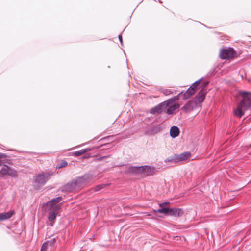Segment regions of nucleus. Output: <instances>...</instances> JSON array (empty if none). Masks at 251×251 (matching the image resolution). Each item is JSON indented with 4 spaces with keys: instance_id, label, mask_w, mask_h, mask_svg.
Segmentation results:
<instances>
[{
    "instance_id": "5701e85b",
    "label": "nucleus",
    "mask_w": 251,
    "mask_h": 251,
    "mask_svg": "<svg viewBox=\"0 0 251 251\" xmlns=\"http://www.w3.org/2000/svg\"><path fill=\"white\" fill-rule=\"evenodd\" d=\"M7 175L14 178H17L18 176L17 171L11 168L10 167H9V169H8Z\"/></svg>"
},
{
    "instance_id": "39448f33",
    "label": "nucleus",
    "mask_w": 251,
    "mask_h": 251,
    "mask_svg": "<svg viewBox=\"0 0 251 251\" xmlns=\"http://www.w3.org/2000/svg\"><path fill=\"white\" fill-rule=\"evenodd\" d=\"M50 208L51 210L49 212L48 219L50 222H51L50 225V226H52L56 216L58 214L59 211L60 209V206L59 205H55Z\"/></svg>"
},
{
    "instance_id": "e433bc0d",
    "label": "nucleus",
    "mask_w": 251,
    "mask_h": 251,
    "mask_svg": "<svg viewBox=\"0 0 251 251\" xmlns=\"http://www.w3.org/2000/svg\"><path fill=\"white\" fill-rule=\"evenodd\" d=\"M208 82H206V83H205V86H206V85H207V84H208Z\"/></svg>"
},
{
    "instance_id": "c9c22d12",
    "label": "nucleus",
    "mask_w": 251,
    "mask_h": 251,
    "mask_svg": "<svg viewBox=\"0 0 251 251\" xmlns=\"http://www.w3.org/2000/svg\"><path fill=\"white\" fill-rule=\"evenodd\" d=\"M153 212L154 213H157V212L156 211V210H153Z\"/></svg>"
},
{
    "instance_id": "6ab92c4d",
    "label": "nucleus",
    "mask_w": 251,
    "mask_h": 251,
    "mask_svg": "<svg viewBox=\"0 0 251 251\" xmlns=\"http://www.w3.org/2000/svg\"><path fill=\"white\" fill-rule=\"evenodd\" d=\"M62 200V197H58L56 198H54V199H52L50 201H49L47 202V204L48 206L50 207H52V206L56 205L54 204L55 203H57L59 201H60Z\"/></svg>"
},
{
    "instance_id": "b1692460",
    "label": "nucleus",
    "mask_w": 251,
    "mask_h": 251,
    "mask_svg": "<svg viewBox=\"0 0 251 251\" xmlns=\"http://www.w3.org/2000/svg\"><path fill=\"white\" fill-rule=\"evenodd\" d=\"M8 169H9V166L7 165H4L0 170V176L2 177L3 176L7 175Z\"/></svg>"
},
{
    "instance_id": "393cba45",
    "label": "nucleus",
    "mask_w": 251,
    "mask_h": 251,
    "mask_svg": "<svg viewBox=\"0 0 251 251\" xmlns=\"http://www.w3.org/2000/svg\"><path fill=\"white\" fill-rule=\"evenodd\" d=\"M170 210V208L163 207V208H159V209L156 210V211L157 212V213H163L165 215H169Z\"/></svg>"
},
{
    "instance_id": "0eeeda50",
    "label": "nucleus",
    "mask_w": 251,
    "mask_h": 251,
    "mask_svg": "<svg viewBox=\"0 0 251 251\" xmlns=\"http://www.w3.org/2000/svg\"><path fill=\"white\" fill-rule=\"evenodd\" d=\"M140 168V166H133L130 165H126L124 168L123 172L126 174L139 175V171L141 169Z\"/></svg>"
},
{
    "instance_id": "9d476101",
    "label": "nucleus",
    "mask_w": 251,
    "mask_h": 251,
    "mask_svg": "<svg viewBox=\"0 0 251 251\" xmlns=\"http://www.w3.org/2000/svg\"><path fill=\"white\" fill-rule=\"evenodd\" d=\"M197 106V103L196 100H191L188 101L182 108V110L185 113L192 111Z\"/></svg>"
},
{
    "instance_id": "aec40b11",
    "label": "nucleus",
    "mask_w": 251,
    "mask_h": 251,
    "mask_svg": "<svg viewBox=\"0 0 251 251\" xmlns=\"http://www.w3.org/2000/svg\"><path fill=\"white\" fill-rule=\"evenodd\" d=\"M92 150V148H86V149H82L79 151H76L73 152V155L75 156H80L88 151H91Z\"/></svg>"
},
{
    "instance_id": "f704fd0d",
    "label": "nucleus",
    "mask_w": 251,
    "mask_h": 251,
    "mask_svg": "<svg viewBox=\"0 0 251 251\" xmlns=\"http://www.w3.org/2000/svg\"><path fill=\"white\" fill-rule=\"evenodd\" d=\"M108 157V156H103V157H100V158L99 159L100 160H102V159H103V158H106V157Z\"/></svg>"
},
{
    "instance_id": "20e7f679",
    "label": "nucleus",
    "mask_w": 251,
    "mask_h": 251,
    "mask_svg": "<svg viewBox=\"0 0 251 251\" xmlns=\"http://www.w3.org/2000/svg\"><path fill=\"white\" fill-rule=\"evenodd\" d=\"M92 180V176L90 174H86L84 176L75 179V183L78 189L85 186Z\"/></svg>"
},
{
    "instance_id": "4468645a",
    "label": "nucleus",
    "mask_w": 251,
    "mask_h": 251,
    "mask_svg": "<svg viewBox=\"0 0 251 251\" xmlns=\"http://www.w3.org/2000/svg\"><path fill=\"white\" fill-rule=\"evenodd\" d=\"M180 105L178 103L173 104V105L171 104L167 106L165 112L168 114H172L174 112L175 110L178 109Z\"/></svg>"
},
{
    "instance_id": "1a4fd4ad",
    "label": "nucleus",
    "mask_w": 251,
    "mask_h": 251,
    "mask_svg": "<svg viewBox=\"0 0 251 251\" xmlns=\"http://www.w3.org/2000/svg\"><path fill=\"white\" fill-rule=\"evenodd\" d=\"M78 189L76 183H75V179H73L72 181L67 183L64 185L62 189V191L63 192H71L75 189Z\"/></svg>"
},
{
    "instance_id": "f3484780",
    "label": "nucleus",
    "mask_w": 251,
    "mask_h": 251,
    "mask_svg": "<svg viewBox=\"0 0 251 251\" xmlns=\"http://www.w3.org/2000/svg\"><path fill=\"white\" fill-rule=\"evenodd\" d=\"M179 133V129L176 126H173L170 129V134L172 138H174L178 136Z\"/></svg>"
},
{
    "instance_id": "7c9ffc66",
    "label": "nucleus",
    "mask_w": 251,
    "mask_h": 251,
    "mask_svg": "<svg viewBox=\"0 0 251 251\" xmlns=\"http://www.w3.org/2000/svg\"><path fill=\"white\" fill-rule=\"evenodd\" d=\"M163 93L165 95H169L173 93V91L169 89H166L163 90Z\"/></svg>"
},
{
    "instance_id": "473e14b6",
    "label": "nucleus",
    "mask_w": 251,
    "mask_h": 251,
    "mask_svg": "<svg viewBox=\"0 0 251 251\" xmlns=\"http://www.w3.org/2000/svg\"><path fill=\"white\" fill-rule=\"evenodd\" d=\"M118 38H119V40L121 43V44L122 45H123V40H122V36L121 34H120L119 36H118Z\"/></svg>"
},
{
    "instance_id": "cd10ccee",
    "label": "nucleus",
    "mask_w": 251,
    "mask_h": 251,
    "mask_svg": "<svg viewBox=\"0 0 251 251\" xmlns=\"http://www.w3.org/2000/svg\"><path fill=\"white\" fill-rule=\"evenodd\" d=\"M0 155H2V156L0 157V166H3L6 165L4 164L5 163V161L4 160H2V159L5 158L7 157V155L5 153H0Z\"/></svg>"
},
{
    "instance_id": "2f4dec72",
    "label": "nucleus",
    "mask_w": 251,
    "mask_h": 251,
    "mask_svg": "<svg viewBox=\"0 0 251 251\" xmlns=\"http://www.w3.org/2000/svg\"><path fill=\"white\" fill-rule=\"evenodd\" d=\"M48 245L47 243L45 242L42 246L40 251H47Z\"/></svg>"
},
{
    "instance_id": "a878e982",
    "label": "nucleus",
    "mask_w": 251,
    "mask_h": 251,
    "mask_svg": "<svg viewBox=\"0 0 251 251\" xmlns=\"http://www.w3.org/2000/svg\"><path fill=\"white\" fill-rule=\"evenodd\" d=\"M68 165V163L64 160H61L59 163H57L56 168L60 169Z\"/></svg>"
},
{
    "instance_id": "423d86ee",
    "label": "nucleus",
    "mask_w": 251,
    "mask_h": 251,
    "mask_svg": "<svg viewBox=\"0 0 251 251\" xmlns=\"http://www.w3.org/2000/svg\"><path fill=\"white\" fill-rule=\"evenodd\" d=\"M140 171H139V175H142L143 177L151 176L153 174L155 168L154 167L149 166H140Z\"/></svg>"
},
{
    "instance_id": "ddd939ff",
    "label": "nucleus",
    "mask_w": 251,
    "mask_h": 251,
    "mask_svg": "<svg viewBox=\"0 0 251 251\" xmlns=\"http://www.w3.org/2000/svg\"><path fill=\"white\" fill-rule=\"evenodd\" d=\"M206 96V93L202 91L201 90L200 92H199L195 98L193 99V100H196V102L198 103H200L203 101L205 99Z\"/></svg>"
},
{
    "instance_id": "a211bd4d",
    "label": "nucleus",
    "mask_w": 251,
    "mask_h": 251,
    "mask_svg": "<svg viewBox=\"0 0 251 251\" xmlns=\"http://www.w3.org/2000/svg\"><path fill=\"white\" fill-rule=\"evenodd\" d=\"M191 156V153L190 152H185L181 153L180 154H177V157L178 161H185L188 159Z\"/></svg>"
},
{
    "instance_id": "412c9836",
    "label": "nucleus",
    "mask_w": 251,
    "mask_h": 251,
    "mask_svg": "<svg viewBox=\"0 0 251 251\" xmlns=\"http://www.w3.org/2000/svg\"><path fill=\"white\" fill-rule=\"evenodd\" d=\"M165 162H171V163H178L179 162L177 154H174V155L170 156L165 160Z\"/></svg>"
},
{
    "instance_id": "f257e3e1",
    "label": "nucleus",
    "mask_w": 251,
    "mask_h": 251,
    "mask_svg": "<svg viewBox=\"0 0 251 251\" xmlns=\"http://www.w3.org/2000/svg\"><path fill=\"white\" fill-rule=\"evenodd\" d=\"M219 57L223 60H231L238 56V53L232 47L221 48L219 53Z\"/></svg>"
},
{
    "instance_id": "4c0bfd02",
    "label": "nucleus",
    "mask_w": 251,
    "mask_h": 251,
    "mask_svg": "<svg viewBox=\"0 0 251 251\" xmlns=\"http://www.w3.org/2000/svg\"><path fill=\"white\" fill-rule=\"evenodd\" d=\"M1 156H2V155H0V157H1Z\"/></svg>"
},
{
    "instance_id": "7ed1b4c3",
    "label": "nucleus",
    "mask_w": 251,
    "mask_h": 251,
    "mask_svg": "<svg viewBox=\"0 0 251 251\" xmlns=\"http://www.w3.org/2000/svg\"><path fill=\"white\" fill-rule=\"evenodd\" d=\"M240 94L242 96L240 103L243 106V109L247 110L251 108V92L241 91Z\"/></svg>"
},
{
    "instance_id": "c85d7f7f",
    "label": "nucleus",
    "mask_w": 251,
    "mask_h": 251,
    "mask_svg": "<svg viewBox=\"0 0 251 251\" xmlns=\"http://www.w3.org/2000/svg\"><path fill=\"white\" fill-rule=\"evenodd\" d=\"M56 239H57L56 237H54L53 238L51 239V240L47 241L45 242L47 243L48 245L52 246L54 245V244L55 243V242L56 241Z\"/></svg>"
},
{
    "instance_id": "dca6fc26",
    "label": "nucleus",
    "mask_w": 251,
    "mask_h": 251,
    "mask_svg": "<svg viewBox=\"0 0 251 251\" xmlns=\"http://www.w3.org/2000/svg\"><path fill=\"white\" fill-rule=\"evenodd\" d=\"M196 92L195 91L194 89H193L192 88L189 87L186 92H183L182 99L185 100L189 99L190 98L192 95H193Z\"/></svg>"
},
{
    "instance_id": "2eb2a0df",
    "label": "nucleus",
    "mask_w": 251,
    "mask_h": 251,
    "mask_svg": "<svg viewBox=\"0 0 251 251\" xmlns=\"http://www.w3.org/2000/svg\"><path fill=\"white\" fill-rule=\"evenodd\" d=\"M243 109V106L241 105V104L240 103L237 107V108L234 111V114L235 116L238 118H241L242 116L244 115V111Z\"/></svg>"
},
{
    "instance_id": "f03ea898",
    "label": "nucleus",
    "mask_w": 251,
    "mask_h": 251,
    "mask_svg": "<svg viewBox=\"0 0 251 251\" xmlns=\"http://www.w3.org/2000/svg\"><path fill=\"white\" fill-rule=\"evenodd\" d=\"M53 175V173L52 172H42L34 176L33 182L38 186L44 185L51 178Z\"/></svg>"
},
{
    "instance_id": "6e6552de",
    "label": "nucleus",
    "mask_w": 251,
    "mask_h": 251,
    "mask_svg": "<svg viewBox=\"0 0 251 251\" xmlns=\"http://www.w3.org/2000/svg\"><path fill=\"white\" fill-rule=\"evenodd\" d=\"M167 106L168 103L166 101H164L152 108L150 110V113L152 114L161 113L163 111H165Z\"/></svg>"
},
{
    "instance_id": "9b49d317",
    "label": "nucleus",
    "mask_w": 251,
    "mask_h": 251,
    "mask_svg": "<svg viewBox=\"0 0 251 251\" xmlns=\"http://www.w3.org/2000/svg\"><path fill=\"white\" fill-rule=\"evenodd\" d=\"M15 213L14 210H10L7 212L0 213V222L4 221L11 218Z\"/></svg>"
},
{
    "instance_id": "4be33fe9",
    "label": "nucleus",
    "mask_w": 251,
    "mask_h": 251,
    "mask_svg": "<svg viewBox=\"0 0 251 251\" xmlns=\"http://www.w3.org/2000/svg\"><path fill=\"white\" fill-rule=\"evenodd\" d=\"M182 94L183 92H181L180 93H179L178 95L176 96L173 98H170L168 99L167 100L165 101L166 103H168V106L169 104H172L174 102L178 100L179 99V96L182 95Z\"/></svg>"
},
{
    "instance_id": "bb28decb",
    "label": "nucleus",
    "mask_w": 251,
    "mask_h": 251,
    "mask_svg": "<svg viewBox=\"0 0 251 251\" xmlns=\"http://www.w3.org/2000/svg\"><path fill=\"white\" fill-rule=\"evenodd\" d=\"M202 78L196 81L190 87L192 88L193 89H194L195 91H197V87L199 85L200 82L201 81Z\"/></svg>"
},
{
    "instance_id": "72a5a7b5",
    "label": "nucleus",
    "mask_w": 251,
    "mask_h": 251,
    "mask_svg": "<svg viewBox=\"0 0 251 251\" xmlns=\"http://www.w3.org/2000/svg\"><path fill=\"white\" fill-rule=\"evenodd\" d=\"M168 203H169V202H163L162 203H160L159 204V206L162 208L164 205L167 204H168Z\"/></svg>"
},
{
    "instance_id": "f8f14e48",
    "label": "nucleus",
    "mask_w": 251,
    "mask_h": 251,
    "mask_svg": "<svg viewBox=\"0 0 251 251\" xmlns=\"http://www.w3.org/2000/svg\"><path fill=\"white\" fill-rule=\"evenodd\" d=\"M184 212L181 208H170L169 215L175 217H180L183 215Z\"/></svg>"
},
{
    "instance_id": "c756f323",
    "label": "nucleus",
    "mask_w": 251,
    "mask_h": 251,
    "mask_svg": "<svg viewBox=\"0 0 251 251\" xmlns=\"http://www.w3.org/2000/svg\"><path fill=\"white\" fill-rule=\"evenodd\" d=\"M105 187V185L104 184H100V185H98L97 186H96L94 188V191L95 192H97V191H99L100 190H101L102 189H103L104 187Z\"/></svg>"
}]
</instances>
